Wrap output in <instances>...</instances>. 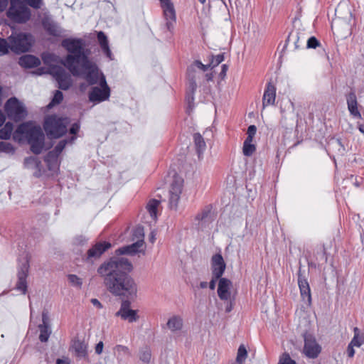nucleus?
<instances>
[{"instance_id": "f257e3e1", "label": "nucleus", "mask_w": 364, "mask_h": 364, "mask_svg": "<svg viewBox=\"0 0 364 364\" xmlns=\"http://www.w3.org/2000/svg\"><path fill=\"white\" fill-rule=\"evenodd\" d=\"M132 268L128 259L112 257L98 267L97 273L112 294L132 298L137 293V285L129 274Z\"/></svg>"}, {"instance_id": "f03ea898", "label": "nucleus", "mask_w": 364, "mask_h": 364, "mask_svg": "<svg viewBox=\"0 0 364 364\" xmlns=\"http://www.w3.org/2000/svg\"><path fill=\"white\" fill-rule=\"evenodd\" d=\"M62 46L68 54L61 60V63L71 74H79L77 64L89 58V50L85 48L84 41L81 38H69L63 40Z\"/></svg>"}, {"instance_id": "7ed1b4c3", "label": "nucleus", "mask_w": 364, "mask_h": 364, "mask_svg": "<svg viewBox=\"0 0 364 364\" xmlns=\"http://www.w3.org/2000/svg\"><path fill=\"white\" fill-rule=\"evenodd\" d=\"M13 137L18 141H21L25 137L31 146V151L35 154H39L43 150L45 136L40 127L23 123L17 127Z\"/></svg>"}, {"instance_id": "20e7f679", "label": "nucleus", "mask_w": 364, "mask_h": 364, "mask_svg": "<svg viewBox=\"0 0 364 364\" xmlns=\"http://www.w3.org/2000/svg\"><path fill=\"white\" fill-rule=\"evenodd\" d=\"M79 74H72L75 77H81L87 81L90 85L99 84L102 75L104 74L100 70L97 65L89 58L77 64Z\"/></svg>"}, {"instance_id": "39448f33", "label": "nucleus", "mask_w": 364, "mask_h": 364, "mask_svg": "<svg viewBox=\"0 0 364 364\" xmlns=\"http://www.w3.org/2000/svg\"><path fill=\"white\" fill-rule=\"evenodd\" d=\"M68 124L69 119L67 117L50 115L45 119L43 127L49 137L57 139L66 133Z\"/></svg>"}, {"instance_id": "423d86ee", "label": "nucleus", "mask_w": 364, "mask_h": 364, "mask_svg": "<svg viewBox=\"0 0 364 364\" xmlns=\"http://www.w3.org/2000/svg\"><path fill=\"white\" fill-rule=\"evenodd\" d=\"M7 17L17 23H24L31 18V11L21 0H10Z\"/></svg>"}, {"instance_id": "0eeeda50", "label": "nucleus", "mask_w": 364, "mask_h": 364, "mask_svg": "<svg viewBox=\"0 0 364 364\" xmlns=\"http://www.w3.org/2000/svg\"><path fill=\"white\" fill-rule=\"evenodd\" d=\"M9 41L10 49L16 53L28 51L33 41L32 36L24 33H12Z\"/></svg>"}, {"instance_id": "6e6552de", "label": "nucleus", "mask_w": 364, "mask_h": 364, "mask_svg": "<svg viewBox=\"0 0 364 364\" xmlns=\"http://www.w3.org/2000/svg\"><path fill=\"white\" fill-rule=\"evenodd\" d=\"M99 85L100 87H93L88 94L89 100L95 104L106 101L110 97V88L107 83L105 75H102Z\"/></svg>"}, {"instance_id": "1a4fd4ad", "label": "nucleus", "mask_w": 364, "mask_h": 364, "mask_svg": "<svg viewBox=\"0 0 364 364\" xmlns=\"http://www.w3.org/2000/svg\"><path fill=\"white\" fill-rule=\"evenodd\" d=\"M5 110L8 116L15 121L21 120L26 115L24 105L16 97H11L7 100Z\"/></svg>"}, {"instance_id": "9d476101", "label": "nucleus", "mask_w": 364, "mask_h": 364, "mask_svg": "<svg viewBox=\"0 0 364 364\" xmlns=\"http://www.w3.org/2000/svg\"><path fill=\"white\" fill-rule=\"evenodd\" d=\"M41 72V73H45ZM51 75L58 84V87L63 90H68L72 85V79L70 75L60 66H53L48 68L47 72Z\"/></svg>"}, {"instance_id": "9b49d317", "label": "nucleus", "mask_w": 364, "mask_h": 364, "mask_svg": "<svg viewBox=\"0 0 364 364\" xmlns=\"http://www.w3.org/2000/svg\"><path fill=\"white\" fill-rule=\"evenodd\" d=\"M183 186V179L175 175L169 190L168 205L171 209H177Z\"/></svg>"}, {"instance_id": "f8f14e48", "label": "nucleus", "mask_w": 364, "mask_h": 364, "mask_svg": "<svg viewBox=\"0 0 364 364\" xmlns=\"http://www.w3.org/2000/svg\"><path fill=\"white\" fill-rule=\"evenodd\" d=\"M29 270V261L28 256L26 255L20 261L19 268L18 271V282L16 283V289L21 291L23 294L27 291V282L26 278L28 277Z\"/></svg>"}, {"instance_id": "ddd939ff", "label": "nucleus", "mask_w": 364, "mask_h": 364, "mask_svg": "<svg viewBox=\"0 0 364 364\" xmlns=\"http://www.w3.org/2000/svg\"><path fill=\"white\" fill-rule=\"evenodd\" d=\"M203 75L202 72L197 71L194 66H189L187 70L188 92L187 100L190 104L194 100V93L197 89V80Z\"/></svg>"}, {"instance_id": "4468645a", "label": "nucleus", "mask_w": 364, "mask_h": 364, "mask_svg": "<svg viewBox=\"0 0 364 364\" xmlns=\"http://www.w3.org/2000/svg\"><path fill=\"white\" fill-rule=\"evenodd\" d=\"M160 2L166 21V27L168 31L172 32L176 23V16L173 5L171 2V0H160Z\"/></svg>"}, {"instance_id": "2eb2a0df", "label": "nucleus", "mask_w": 364, "mask_h": 364, "mask_svg": "<svg viewBox=\"0 0 364 364\" xmlns=\"http://www.w3.org/2000/svg\"><path fill=\"white\" fill-rule=\"evenodd\" d=\"M321 351V347L316 338L309 333L304 335V353L309 358H316Z\"/></svg>"}, {"instance_id": "dca6fc26", "label": "nucleus", "mask_w": 364, "mask_h": 364, "mask_svg": "<svg viewBox=\"0 0 364 364\" xmlns=\"http://www.w3.org/2000/svg\"><path fill=\"white\" fill-rule=\"evenodd\" d=\"M212 220L210 208L207 206L195 216L193 225L198 231H203L208 227Z\"/></svg>"}, {"instance_id": "f3484780", "label": "nucleus", "mask_w": 364, "mask_h": 364, "mask_svg": "<svg viewBox=\"0 0 364 364\" xmlns=\"http://www.w3.org/2000/svg\"><path fill=\"white\" fill-rule=\"evenodd\" d=\"M110 247L111 244L108 242H97L87 250L86 262L92 263L95 260L99 259Z\"/></svg>"}, {"instance_id": "a211bd4d", "label": "nucleus", "mask_w": 364, "mask_h": 364, "mask_svg": "<svg viewBox=\"0 0 364 364\" xmlns=\"http://www.w3.org/2000/svg\"><path fill=\"white\" fill-rule=\"evenodd\" d=\"M116 316L121 317L122 319L133 323L139 319L137 311L130 309V302L129 301H123L122 302L119 310L115 314Z\"/></svg>"}, {"instance_id": "6ab92c4d", "label": "nucleus", "mask_w": 364, "mask_h": 364, "mask_svg": "<svg viewBox=\"0 0 364 364\" xmlns=\"http://www.w3.org/2000/svg\"><path fill=\"white\" fill-rule=\"evenodd\" d=\"M346 99L350 114L355 119H361L362 116L359 110V105L355 92L351 90L346 95Z\"/></svg>"}, {"instance_id": "aec40b11", "label": "nucleus", "mask_w": 364, "mask_h": 364, "mask_svg": "<svg viewBox=\"0 0 364 364\" xmlns=\"http://www.w3.org/2000/svg\"><path fill=\"white\" fill-rule=\"evenodd\" d=\"M226 268L225 262L220 254H215L211 258L212 275L216 279L222 277Z\"/></svg>"}, {"instance_id": "412c9836", "label": "nucleus", "mask_w": 364, "mask_h": 364, "mask_svg": "<svg viewBox=\"0 0 364 364\" xmlns=\"http://www.w3.org/2000/svg\"><path fill=\"white\" fill-rule=\"evenodd\" d=\"M232 286V282L230 279L221 277L219 279L218 294L220 299L228 300L230 298V289Z\"/></svg>"}, {"instance_id": "4be33fe9", "label": "nucleus", "mask_w": 364, "mask_h": 364, "mask_svg": "<svg viewBox=\"0 0 364 364\" xmlns=\"http://www.w3.org/2000/svg\"><path fill=\"white\" fill-rule=\"evenodd\" d=\"M276 87L271 82H268L262 97L263 107L272 105L276 99Z\"/></svg>"}, {"instance_id": "5701e85b", "label": "nucleus", "mask_w": 364, "mask_h": 364, "mask_svg": "<svg viewBox=\"0 0 364 364\" xmlns=\"http://www.w3.org/2000/svg\"><path fill=\"white\" fill-rule=\"evenodd\" d=\"M42 324L38 326L40 330L39 340L41 342H46L50 337L51 331L48 324V314L46 311L42 314Z\"/></svg>"}, {"instance_id": "b1692460", "label": "nucleus", "mask_w": 364, "mask_h": 364, "mask_svg": "<svg viewBox=\"0 0 364 364\" xmlns=\"http://www.w3.org/2000/svg\"><path fill=\"white\" fill-rule=\"evenodd\" d=\"M144 244L135 241L132 244L127 246H124L120 247L116 250V254L117 255H134L138 252L142 251V247Z\"/></svg>"}, {"instance_id": "393cba45", "label": "nucleus", "mask_w": 364, "mask_h": 364, "mask_svg": "<svg viewBox=\"0 0 364 364\" xmlns=\"http://www.w3.org/2000/svg\"><path fill=\"white\" fill-rule=\"evenodd\" d=\"M97 40L104 54L109 58V60H113L114 58L109 48L107 37L104 32L99 31L97 33Z\"/></svg>"}, {"instance_id": "a878e982", "label": "nucleus", "mask_w": 364, "mask_h": 364, "mask_svg": "<svg viewBox=\"0 0 364 364\" xmlns=\"http://www.w3.org/2000/svg\"><path fill=\"white\" fill-rule=\"evenodd\" d=\"M43 26L46 32L51 36L58 37L62 34L61 28L54 21L45 18L42 22Z\"/></svg>"}, {"instance_id": "bb28decb", "label": "nucleus", "mask_w": 364, "mask_h": 364, "mask_svg": "<svg viewBox=\"0 0 364 364\" xmlns=\"http://www.w3.org/2000/svg\"><path fill=\"white\" fill-rule=\"evenodd\" d=\"M298 284L300 289L301 295L303 299H307L309 301H311L310 287L306 279L303 277L300 272L298 274Z\"/></svg>"}, {"instance_id": "cd10ccee", "label": "nucleus", "mask_w": 364, "mask_h": 364, "mask_svg": "<svg viewBox=\"0 0 364 364\" xmlns=\"http://www.w3.org/2000/svg\"><path fill=\"white\" fill-rule=\"evenodd\" d=\"M18 63L23 68H31L38 66L41 61L38 58L34 55H25L19 58Z\"/></svg>"}, {"instance_id": "c85d7f7f", "label": "nucleus", "mask_w": 364, "mask_h": 364, "mask_svg": "<svg viewBox=\"0 0 364 364\" xmlns=\"http://www.w3.org/2000/svg\"><path fill=\"white\" fill-rule=\"evenodd\" d=\"M167 327L172 332L180 331L183 326V321L181 316L174 315L170 317L167 321Z\"/></svg>"}, {"instance_id": "c756f323", "label": "nucleus", "mask_w": 364, "mask_h": 364, "mask_svg": "<svg viewBox=\"0 0 364 364\" xmlns=\"http://www.w3.org/2000/svg\"><path fill=\"white\" fill-rule=\"evenodd\" d=\"M114 353L119 363L123 362L131 356L129 348L122 345H117L114 348Z\"/></svg>"}, {"instance_id": "7c9ffc66", "label": "nucleus", "mask_w": 364, "mask_h": 364, "mask_svg": "<svg viewBox=\"0 0 364 364\" xmlns=\"http://www.w3.org/2000/svg\"><path fill=\"white\" fill-rule=\"evenodd\" d=\"M193 141L196 152L200 158L206 149V144L203 137L199 133H195L193 134Z\"/></svg>"}, {"instance_id": "2f4dec72", "label": "nucleus", "mask_w": 364, "mask_h": 364, "mask_svg": "<svg viewBox=\"0 0 364 364\" xmlns=\"http://www.w3.org/2000/svg\"><path fill=\"white\" fill-rule=\"evenodd\" d=\"M73 348L77 357L86 358L87 356V346L85 342L80 340L75 341Z\"/></svg>"}, {"instance_id": "473e14b6", "label": "nucleus", "mask_w": 364, "mask_h": 364, "mask_svg": "<svg viewBox=\"0 0 364 364\" xmlns=\"http://www.w3.org/2000/svg\"><path fill=\"white\" fill-rule=\"evenodd\" d=\"M160 202L156 199L150 200L146 205V210L149 212L151 218L156 220L157 218V210Z\"/></svg>"}, {"instance_id": "72a5a7b5", "label": "nucleus", "mask_w": 364, "mask_h": 364, "mask_svg": "<svg viewBox=\"0 0 364 364\" xmlns=\"http://www.w3.org/2000/svg\"><path fill=\"white\" fill-rule=\"evenodd\" d=\"M353 332L354 336L350 343L355 347L359 348L364 344V334L360 333L358 327L353 328Z\"/></svg>"}, {"instance_id": "f704fd0d", "label": "nucleus", "mask_w": 364, "mask_h": 364, "mask_svg": "<svg viewBox=\"0 0 364 364\" xmlns=\"http://www.w3.org/2000/svg\"><path fill=\"white\" fill-rule=\"evenodd\" d=\"M41 58L44 64L50 68L53 67V64L58 62V57L52 53L44 52L41 55Z\"/></svg>"}, {"instance_id": "c9c22d12", "label": "nucleus", "mask_w": 364, "mask_h": 364, "mask_svg": "<svg viewBox=\"0 0 364 364\" xmlns=\"http://www.w3.org/2000/svg\"><path fill=\"white\" fill-rule=\"evenodd\" d=\"M58 156L59 154H57V153L53 150L47 154L45 157V161L49 169H52L53 166H57Z\"/></svg>"}, {"instance_id": "e433bc0d", "label": "nucleus", "mask_w": 364, "mask_h": 364, "mask_svg": "<svg viewBox=\"0 0 364 364\" xmlns=\"http://www.w3.org/2000/svg\"><path fill=\"white\" fill-rule=\"evenodd\" d=\"M132 240L144 244V230L142 226H137L132 230Z\"/></svg>"}, {"instance_id": "4c0bfd02", "label": "nucleus", "mask_w": 364, "mask_h": 364, "mask_svg": "<svg viewBox=\"0 0 364 364\" xmlns=\"http://www.w3.org/2000/svg\"><path fill=\"white\" fill-rule=\"evenodd\" d=\"M13 128L14 126L12 123H6L4 127L0 129V139H9L11 137Z\"/></svg>"}, {"instance_id": "58836bf2", "label": "nucleus", "mask_w": 364, "mask_h": 364, "mask_svg": "<svg viewBox=\"0 0 364 364\" xmlns=\"http://www.w3.org/2000/svg\"><path fill=\"white\" fill-rule=\"evenodd\" d=\"M255 145L252 144V141L245 139L243 144L242 152L246 156H250L255 151Z\"/></svg>"}, {"instance_id": "ea45409f", "label": "nucleus", "mask_w": 364, "mask_h": 364, "mask_svg": "<svg viewBox=\"0 0 364 364\" xmlns=\"http://www.w3.org/2000/svg\"><path fill=\"white\" fill-rule=\"evenodd\" d=\"M247 357V351L244 345H240L237 350L236 360L234 363L242 364Z\"/></svg>"}, {"instance_id": "a19ab883", "label": "nucleus", "mask_w": 364, "mask_h": 364, "mask_svg": "<svg viewBox=\"0 0 364 364\" xmlns=\"http://www.w3.org/2000/svg\"><path fill=\"white\" fill-rule=\"evenodd\" d=\"M76 139V136H73L69 139H63L60 140L58 144L55 146L53 151H54L57 154H60L64 148L65 147L68 143L72 144Z\"/></svg>"}, {"instance_id": "79ce46f5", "label": "nucleus", "mask_w": 364, "mask_h": 364, "mask_svg": "<svg viewBox=\"0 0 364 364\" xmlns=\"http://www.w3.org/2000/svg\"><path fill=\"white\" fill-rule=\"evenodd\" d=\"M63 100V95L61 91L56 90L51 102L48 105V108L51 109L56 105L60 104Z\"/></svg>"}, {"instance_id": "37998d69", "label": "nucleus", "mask_w": 364, "mask_h": 364, "mask_svg": "<svg viewBox=\"0 0 364 364\" xmlns=\"http://www.w3.org/2000/svg\"><path fill=\"white\" fill-rule=\"evenodd\" d=\"M331 146H332V147L333 149H337L338 154H340V155L344 154L345 147L342 144L341 139H333L331 142Z\"/></svg>"}, {"instance_id": "c03bdc74", "label": "nucleus", "mask_w": 364, "mask_h": 364, "mask_svg": "<svg viewBox=\"0 0 364 364\" xmlns=\"http://www.w3.org/2000/svg\"><path fill=\"white\" fill-rule=\"evenodd\" d=\"M151 351L147 348L142 349L139 353V359L144 363H149L151 360Z\"/></svg>"}, {"instance_id": "a18cd8bd", "label": "nucleus", "mask_w": 364, "mask_h": 364, "mask_svg": "<svg viewBox=\"0 0 364 364\" xmlns=\"http://www.w3.org/2000/svg\"><path fill=\"white\" fill-rule=\"evenodd\" d=\"M38 161L36 157L30 156L24 159V166L28 168H33L38 165Z\"/></svg>"}, {"instance_id": "49530a36", "label": "nucleus", "mask_w": 364, "mask_h": 364, "mask_svg": "<svg viewBox=\"0 0 364 364\" xmlns=\"http://www.w3.org/2000/svg\"><path fill=\"white\" fill-rule=\"evenodd\" d=\"M278 364H296V362L290 358L289 353H284L281 355Z\"/></svg>"}, {"instance_id": "de8ad7c7", "label": "nucleus", "mask_w": 364, "mask_h": 364, "mask_svg": "<svg viewBox=\"0 0 364 364\" xmlns=\"http://www.w3.org/2000/svg\"><path fill=\"white\" fill-rule=\"evenodd\" d=\"M26 4H27L31 7L38 9H41L43 4V0H23Z\"/></svg>"}, {"instance_id": "09e8293b", "label": "nucleus", "mask_w": 364, "mask_h": 364, "mask_svg": "<svg viewBox=\"0 0 364 364\" xmlns=\"http://www.w3.org/2000/svg\"><path fill=\"white\" fill-rule=\"evenodd\" d=\"M68 280L75 287H80L82 286V279L75 274H69Z\"/></svg>"}, {"instance_id": "8fccbe9b", "label": "nucleus", "mask_w": 364, "mask_h": 364, "mask_svg": "<svg viewBox=\"0 0 364 364\" xmlns=\"http://www.w3.org/2000/svg\"><path fill=\"white\" fill-rule=\"evenodd\" d=\"M224 60V55L220 53L213 56L211 62L209 63L210 67L214 68L218 66L220 63H221Z\"/></svg>"}, {"instance_id": "3c124183", "label": "nucleus", "mask_w": 364, "mask_h": 364, "mask_svg": "<svg viewBox=\"0 0 364 364\" xmlns=\"http://www.w3.org/2000/svg\"><path fill=\"white\" fill-rule=\"evenodd\" d=\"M320 42L314 36L310 37L307 41V48H316L320 46Z\"/></svg>"}, {"instance_id": "603ef678", "label": "nucleus", "mask_w": 364, "mask_h": 364, "mask_svg": "<svg viewBox=\"0 0 364 364\" xmlns=\"http://www.w3.org/2000/svg\"><path fill=\"white\" fill-rule=\"evenodd\" d=\"M9 44L4 38H0V55H4L9 51Z\"/></svg>"}, {"instance_id": "864d4df0", "label": "nucleus", "mask_w": 364, "mask_h": 364, "mask_svg": "<svg viewBox=\"0 0 364 364\" xmlns=\"http://www.w3.org/2000/svg\"><path fill=\"white\" fill-rule=\"evenodd\" d=\"M257 127L255 125H250L247 129V136L245 139L253 141V138L256 134Z\"/></svg>"}, {"instance_id": "5fc2aeb1", "label": "nucleus", "mask_w": 364, "mask_h": 364, "mask_svg": "<svg viewBox=\"0 0 364 364\" xmlns=\"http://www.w3.org/2000/svg\"><path fill=\"white\" fill-rule=\"evenodd\" d=\"M191 66H194V68L196 69L198 68L200 69L201 71L203 72H205L208 70V68L209 67H210V64H208V65H203L200 61L199 60H196L193 64H192Z\"/></svg>"}, {"instance_id": "6e6d98bb", "label": "nucleus", "mask_w": 364, "mask_h": 364, "mask_svg": "<svg viewBox=\"0 0 364 364\" xmlns=\"http://www.w3.org/2000/svg\"><path fill=\"white\" fill-rule=\"evenodd\" d=\"M12 149H13V147L11 144H9L8 142H4V141L0 142V151H9L11 150Z\"/></svg>"}, {"instance_id": "4d7b16f0", "label": "nucleus", "mask_w": 364, "mask_h": 364, "mask_svg": "<svg viewBox=\"0 0 364 364\" xmlns=\"http://www.w3.org/2000/svg\"><path fill=\"white\" fill-rule=\"evenodd\" d=\"M87 238H86L83 235H79L75 238V243L77 245H84L85 243L87 242Z\"/></svg>"}, {"instance_id": "13d9d810", "label": "nucleus", "mask_w": 364, "mask_h": 364, "mask_svg": "<svg viewBox=\"0 0 364 364\" xmlns=\"http://www.w3.org/2000/svg\"><path fill=\"white\" fill-rule=\"evenodd\" d=\"M80 129V124L78 123H74L72 124L71 127L70 128V133L71 134H76Z\"/></svg>"}, {"instance_id": "bf43d9fd", "label": "nucleus", "mask_w": 364, "mask_h": 364, "mask_svg": "<svg viewBox=\"0 0 364 364\" xmlns=\"http://www.w3.org/2000/svg\"><path fill=\"white\" fill-rule=\"evenodd\" d=\"M355 346L352 345L350 343H349L347 348V353L348 357L353 358L355 355V350H354Z\"/></svg>"}, {"instance_id": "052dcab7", "label": "nucleus", "mask_w": 364, "mask_h": 364, "mask_svg": "<svg viewBox=\"0 0 364 364\" xmlns=\"http://www.w3.org/2000/svg\"><path fill=\"white\" fill-rule=\"evenodd\" d=\"M103 343L102 341H100L95 346V353L97 354V355H100L102 353V350H103Z\"/></svg>"}, {"instance_id": "680f3d73", "label": "nucleus", "mask_w": 364, "mask_h": 364, "mask_svg": "<svg viewBox=\"0 0 364 364\" xmlns=\"http://www.w3.org/2000/svg\"><path fill=\"white\" fill-rule=\"evenodd\" d=\"M90 302L92 303V304L97 307V309H102L103 306H102V304L100 303V301L97 299H92L90 300Z\"/></svg>"}, {"instance_id": "e2e57ef3", "label": "nucleus", "mask_w": 364, "mask_h": 364, "mask_svg": "<svg viewBox=\"0 0 364 364\" xmlns=\"http://www.w3.org/2000/svg\"><path fill=\"white\" fill-rule=\"evenodd\" d=\"M219 279H216L215 277H214V276L213 275L212 277V279L210 280V282H209V288L211 289V290H213L215 289V285H216V282L217 280H218Z\"/></svg>"}, {"instance_id": "0e129e2a", "label": "nucleus", "mask_w": 364, "mask_h": 364, "mask_svg": "<svg viewBox=\"0 0 364 364\" xmlns=\"http://www.w3.org/2000/svg\"><path fill=\"white\" fill-rule=\"evenodd\" d=\"M8 6V0H0V12L6 9Z\"/></svg>"}, {"instance_id": "69168bd1", "label": "nucleus", "mask_w": 364, "mask_h": 364, "mask_svg": "<svg viewBox=\"0 0 364 364\" xmlns=\"http://www.w3.org/2000/svg\"><path fill=\"white\" fill-rule=\"evenodd\" d=\"M6 120L4 113L0 110V127L3 125Z\"/></svg>"}, {"instance_id": "338daca9", "label": "nucleus", "mask_w": 364, "mask_h": 364, "mask_svg": "<svg viewBox=\"0 0 364 364\" xmlns=\"http://www.w3.org/2000/svg\"><path fill=\"white\" fill-rule=\"evenodd\" d=\"M56 364H69V362L68 360L58 359Z\"/></svg>"}, {"instance_id": "774afa93", "label": "nucleus", "mask_w": 364, "mask_h": 364, "mask_svg": "<svg viewBox=\"0 0 364 364\" xmlns=\"http://www.w3.org/2000/svg\"><path fill=\"white\" fill-rule=\"evenodd\" d=\"M358 129L364 135V122L358 124Z\"/></svg>"}]
</instances>
